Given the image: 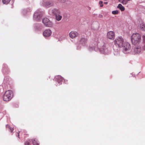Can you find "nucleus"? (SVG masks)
<instances>
[{
  "label": "nucleus",
  "mask_w": 145,
  "mask_h": 145,
  "mask_svg": "<svg viewBox=\"0 0 145 145\" xmlns=\"http://www.w3.org/2000/svg\"><path fill=\"white\" fill-rule=\"evenodd\" d=\"M124 42L123 39L121 37H118L115 40V44L120 47L122 46Z\"/></svg>",
  "instance_id": "obj_3"
},
{
  "label": "nucleus",
  "mask_w": 145,
  "mask_h": 145,
  "mask_svg": "<svg viewBox=\"0 0 145 145\" xmlns=\"http://www.w3.org/2000/svg\"><path fill=\"white\" fill-rule=\"evenodd\" d=\"M56 78L58 82L61 81L63 80V78L60 75H58L56 76Z\"/></svg>",
  "instance_id": "obj_16"
},
{
  "label": "nucleus",
  "mask_w": 145,
  "mask_h": 145,
  "mask_svg": "<svg viewBox=\"0 0 145 145\" xmlns=\"http://www.w3.org/2000/svg\"><path fill=\"white\" fill-rule=\"evenodd\" d=\"M78 35V33L75 31H72L69 34L70 37L72 38L73 39L77 37Z\"/></svg>",
  "instance_id": "obj_11"
},
{
  "label": "nucleus",
  "mask_w": 145,
  "mask_h": 145,
  "mask_svg": "<svg viewBox=\"0 0 145 145\" xmlns=\"http://www.w3.org/2000/svg\"><path fill=\"white\" fill-rule=\"evenodd\" d=\"M107 38L109 39L114 40L115 37L114 33L112 31L108 32L107 33Z\"/></svg>",
  "instance_id": "obj_7"
},
{
  "label": "nucleus",
  "mask_w": 145,
  "mask_h": 145,
  "mask_svg": "<svg viewBox=\"0 0 145 145\" xmlns=\"http://www.w3.org/2000/svg\"><path fill=\"white\" fill-rule=\"evenodd\" d=\"M10 0H2V2L3 4H7L9 3Z\"/></svg>",
  "instance_id": "obj_20"
},
{
  "label": "nucleus",
  "mask_w": 145,
  "mask_h": 145,
  "mask_svg": "<svg viewBox=\"0 0 145 145\" xmlns=\"http://www.w3.org/2000/svg\"><path fill=\"white\" fill-rule=\"evenodd\" d=\"M141 51V49L140 46H135L134 48L133 53L135 54H137L139 53Z\"/></svg>",
  "instance_id": "obj_8"
},
{
  "label": "nucleus",
  "mask_w": 145,
  "mask_h": 145,
  "mask_svg": "<svg viewBox=\"0 0 145 145\" xmlns=\"http://www.w3.org/2000/svg\"><path fill=\"white\" fill-rule=\"evenodd\" d=\"M121 47L123 48V49L125 51L130 50L131 48V44L129 42H125Z\"/></svg>",
  "instance_id": "obj_5"
},
{
  "label": "nucleus",
  "mask_w": 145,
  "mask_h": 145,
  "mask_svg": "<svg viewBox=\"0 0 145 145\" xmlns=\"http://www.w3.org/2000/svg\"><path fill=\"white\" fill-rule=\"evenodd\" d=\"M60 14H59L55 16L56 20L58 21L61 20L62 18V16Z\"/></svg>",
  "instance_id": "obj_15"
},
{
  "label": "nucleus",
  "mask_w": 145,
  "mask_h": 145,
  "mask_svg": "<svg viewBox=\"0 0 145 145\" xmlns=\"http://www.w3.org/2000/svg\"><path fill=\"white\" fill-rule=\"evenodd\" d=\"M42 22L46 27H50L52 26V22L47 18H44L42 20Z\"/></svg>",
  "instance_id": "obj_4"
},
{
  "label": "nucleus",
  "mask_w": 145,
  "mask_h": 145,
  "mask_svg": "<svg viewBox=\"0 0 145 145\" xmlns=\"http://www.w3.org/2000/svg\"><path fill=\"white\" fill-rule=\"evenodd\" d=\"M103 1H99V4L100 5L103 4Z\"/></svg>",
  "instance_id": "obj_29"
},
{
  "label": "nucleus",
  "mask_w": 145,
  "mask_h": 145,
  "mask_svg": "<svg viewBox=\"0 0 145 145\" xmlns=\"http://www.w3.org/2000/svg\"><path fill=\"white\" fill-rule=\"evenodd\" d=\"M103 4H101L100 5V7H103Z\"/></svg>",
  "instance_id": "obj_32"
},
{
  "label": "nucleus",
  "mask_w": 145,
  "mask_h": 145,
  "mask_svg": "<svg viewBox=\"0 0 145 145\" xmlns=\"http://www.w3.org/2000/svg\"><path fill=\"white\" fill-rule=\"evenodd\" d=\"M99 18H102L103 17V16L101 15H100L99 16Z\"/></svg>",
  "instance_id": "obj_28"
},
{
  "label": "nucleus",
  "mask_w": 145,
  "mask_h": 145,
  "mask_svg": "<svg viewBox=\"0 0 145 145\" xmlns=\"http://www.w3.org/2000/svg\"><path fill=\"white\" fill-rule=\"evenodd\" d=\"M107 3H108V2H105L104 3V4H107Z\"/></svg>",
  "instance_id": "obj_31"
},
{
  "label": "nucleus",
  "mask_w": 145,
  "mask_h": 145,
  "mask_svg": "<svg viewBox=\"0 0 145 145\" xmlns=\"http://www.w3.org/2000/svg\"><path fill=\"white\" fill-rule=\"evenodd\" d=\"M118 8H119L121 11H123L125 9V8L120 4L118 5Z\"/></svg>",
  "instance_id": "obj_17"
},
{
  "label": "nucleus",
  "mask_w": 145,
  "mask_h": 145,
  "mask_svg": "<svg viewBox=\"0 0 145 145\" xmlns=\"http://www.w3.org/2000/svg\"><path fill=\"white\" fill-rule=\"evenodd\" d=\"M142 39L144 42H145V36L144 35L142 36Z\"/></svg>",
  "instance_id": "obj_24"
},
{
  "label": "nucleus",
  "mask_w": 145,
  "mask_h": 145,
  "mask_svg": "<svg viewBox=\"0 0 145 145\" xmlns=\"http://www.w3.org/2000/svg\"><path fill=\"white\" fill-rule=\"evenodd\" d=\"M53 3L50 1H47L44 3L45 6L46 7H48L53 5Z\"/></svg>",
  "instance_id": "obj_14"
},
{
  "label": "nucleus",
  "mask_w": 145,
  "mask_h": 145,
  "mask_svg": "<svg viewBox=\"0 0 145 145\" xmlns=\"http://www.w3.org/2000/svg\"><path fill=\"white\" fill-rule=\"evenodd\" d=\"M49 14L51 15H55V16L60 14V12L58 9H50L48 12Z\"/></svg>",
  "instance_id": "obj_6"
},
{
  "label": "nucleus",
  "mask_w": 145,
  "mask_h": 145,
  "mask_svg": "<svg viewBox=\"0 0 145 145\" xmlns=\"http://www.w3.org/2000/svg\"><path fill=\"white\" fill-rule=\"evenodd\" d=\"M31 140L32 141L33 145H39V143L38 142V141L36 139H33Z\"/></svg>",
  "instance_id": "obj_18"
},
{
  "label": "nucleus",
  "mask_w": 145,
  "mask_h": 145,
  "mask_svg": "<svg viewBox=\"0 0 145 145\" xmlns=\"http://www.w3.org/2000/svg\"><path fill=\"white\" fill-rule=\"evenodd\" d=\"M112 14H117L118 13V11L117 10L113 11L112 12Z\"/></svg>",
  "instance_id": "obj_22"
},
{
  "label": "nucleus",
  "mask_w": 145,
  "mask_h": 145,
  "mask_svg": "<svg viewBox=\"0 0 145 145\" xmlns=\"http://www.w3.org/2000/svg\"><path fill=\"white\" fill-rule=\"evenodd\" d=\"M20 131H19L18 133H17V134L16 135V136H18V137L19 138V133H20Z\"/></svg>",
  "instance_id": "obj_26"
},
{
  "label": "nucleus",
  "mask_w": 145,
  "mask_h": 145,
  "mask_svg": "<svg viewBox=\"0 0 145 145\" xmlns=\"http://www.w3.org/2000/svg\"><path fill=\"white\" fill-rule=\"evenodd\" d=\"M7 127H8V128L10 129V130L11 131L12 133L13 132V131H14V129L13 127H10L9 125H6Z\"/></svg>",
  "instance_id": "obj_21"
},
{
  "label": "nucleus",
  "mask_w": 145,
  "mask_h": 145,
  "mask_svg": "<svg viewBox=\"0 0 145 145\" xmlns=\"http://www.w3.org/2000/svg\"><path fill=\"white\" fill-rule=\"evenodd\" d=\"M39 12H36L35 13L34 15V18L36 20H40L42 16Z\"/></svg>",
  "instance_id": "obj_9"
},
{
  "label": "nucleus",
  "mask_w": 145,
  "mask_h": 145,
  "mask_svg": "<svg viewBox=\"0 0 145 145\" xmlns=\"http://www.w3.org/2000/svg\"><path fill=\"white\" fill-rule=\"evenodd\" d=\"M13 97V93L11 90L6 91L4 94L3 99L5 101H10Z\"/></svg>",
  "instance_id": "obj_2"
},
{
  "label": "nucleus",
  "mask_w": 145,
  "mask_h": 145,
  "mask_svg": "<svg viewBox=\"0 0 145 145\" xmlns=\"http://www.w3.org/2000/svg\"><path fill=\"white\" fill-rule=\"evenodd\" d=\"M80 48H81V47H80H80L77 46V49H80Z\"/></svg>",
  "instance_id": "obj_30"
},
{
  "label": "nucleus",
  "mask_w": 145,
  "mask_h": 145,
  "mask_svg": "<svg viewBox=\"0 0 145 145\" xmlns=\"http://www.w3.org/2000/svg\"><path fill=\"white\" fill-rule=\"evenodd\" d=\"M25 145H30L29 143L28 142H26L25 143Z\"/></svg>",
  "instance_id": "obj_25"
},
{
  "label": "nucleus",
  "mask_w": 145,
  "mask_h": 145,
  "mask_svg": "<svg viewBox=\"0 0 145 145\" xmlns=\"http://www.w3.org/2000/svg\"><path fill=\"white\" fill-rule=\"evenodd\" d=\"M128 1H130V0H127Z\"/></svg>",
  "instance_id": "obj_34"
},
{
  "label": "nucleus",
  "mask_w": 145,
  "mask_h": 145,
  "mask_svg": "<svg viewBox=\"0 0 145 145\" xmlns=\"http://www.w3.org/2000/svg\"><path fill=\"white\" fill-rule=\"evenodd\" d=\"M119 2L121 3L123 5H125L127 3V0H119Z\"/></svg>",
  "instance_id": "obj_19"
},
{
  "label": "nucleus",
  "mask_w": 145,
  "mask_h": 145,
  "mask_svg": "<svg viewBox=\"0 0 145 145\" xmlns=\"http://www.w3.org/2000/svg\"><path fill=\"white\" fill-rule=\"evenodd\" d=\"M131 39L133 44L135 45L138 44L141 40V35L138 33H134L132 35Z\"/></svg>",
  "instance_id": "obj_1"
},
{
  "label": "nucleus",
  "mask_w": 145,
  "mask_h": 145,
  "mask_svg": "<svg viewBox=\"0 0 145 145\" xmlns=\"http://www.w3.org/2000/svg\"><path fill=\"white\" fill-rule=\"evenodd\" d=\"M52 34V31L50 29H47L45 30L43 33L44 36L45 37L50 36Z\"/></svg>",
  "instance_id": "obj_10"
},
{
  "label": "nucleus",
  "mask_w": 145,
  "mask_h": 145,
  "mask_svg": "<svg viewBox=\"0 0 145 145\" xmlns=\"http://www.w3.org/2000/svg\"><path fill=\"white\" fill-rule=\"evenodd\" d=\"M139 29L141 31H145V25L144 23H142L140 24Z\"/></svg>",
  "instance_id": "obj_13"
},
{
  "label": "nucleus",
  "mask_w": 145,
  "mask_h": 145,
  "mask_svg": "<svg viewBox=\"0 0 145 145\" xmlns=\"http://www.w3.org/2000/svg\"><path fill=\"white\" fill-rule=\"evenodd\" d=\"M104 52L105 54H107L108 53V51L107 48H105L104 50Z\"/></svg>",
  "instance_id": "obj_23"
},
{
  "label": "nucleus",
  "mask_w": 145,
  "mask_h": 145,
  "mask_svg": "<svg viewBox=\"0 0 145 145\" xmlns=\"http://www.w3.org/2000/svg\"><path fill=\"white\" fill-rule=\"evenodd\" d=\"M143 48L145 50V45L144 46Z\"/></svg>",
  "instance_id": "obj_33"
},
{
  "label": "nucleus",
  "mask_w": 145,
  "mask_h": 145,
  "mask_svg": "<svg viewBox=\"0 0 145 145\" xmlns=\"http://www.w3.org/2000/svg\"><path fill=\"white\" fill-rule=\"evenodd\" d=\"M94 49L93 47H91V48H89V50H93Z\"/></svg>",
  "instance_id": "obj_27"
},
{
  "label": "nucleus",
  "mask_w": 145,
  "mask_h": 145,
  "mask_svg": "<svg viewBox=\"0 0 145 145\" xmlns=\"http://www.w3.org/2000/svg\"><path fill=\"white\" fill-rule=\"evenodd\" d=\"M87 41V40L86 39L82 38L79 41L78 43L80 44H82L83 46H84L86 44Z\"/></svg>",
  "instance_id": "obj_12"
}]
</instances>
